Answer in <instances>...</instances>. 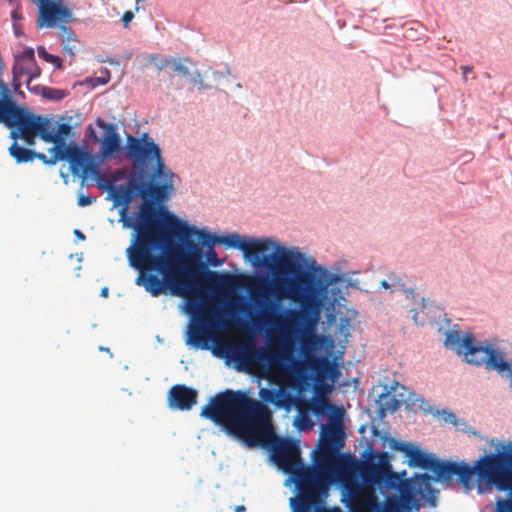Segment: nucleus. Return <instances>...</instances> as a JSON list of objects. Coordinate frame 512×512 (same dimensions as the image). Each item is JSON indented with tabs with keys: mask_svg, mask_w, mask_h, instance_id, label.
<instances>
[{
	"mask_svg": "<svg viewBox=\"0 0 512 512\" xmlns=\"http://www.w3.org/2000/svg\"><path fill=\"white\" fill-rule=\"evenodd\" d=\"M163 217L170 236H197V245L202 253V248H206L207 263L211 266L223 265L224 260L218 258L215 246L224 245L241 250L245 259L254 266L267 268L274 276L273 289H264L260 285L255 290L251 289L261 310L256 321L287 333L297 331L306 323L311 330L306 329L301 339L304 360L292 361L293 374L306 379V370H310L316 381H322L332 372L329 358L317 357L307 347L318 342L312 330L318 322L327 288L338 276L327 279V269L317 264L315 259L281 247L271 239L247 240L238 233L218 236L187 225L169 211H164Z\"/></svg>",
	"mask_w": 512,
	"mask_h": 512,
	"instance_id": "1",
	"label": "nucleus"
},
{
	"mask_svg": "<svg viewBox=\"0 0 512 512\" xmlns=\"http://www.w3.org/2000/svg\"><path fill=\"white\" fill-rule=\"evenodd\" d=\"M200 415L224 427L248 447H269L274 463L290 476L304 466L298 441L277 437L267 404L241 390L217 393L202 407Z\"/></svg>",
	"mask_w": 512,
	"mask_h": 512,
	"instance_id": "2",
	"label": "nucleus"
},
{
	"mask_svg": "<svg viewBox=\"0 0 512 512\" xmlns=\"http://www.w3.org/2000/svg\"><path fill=\"white\" fill-rule=\"evenodd\" d=\"M166 238L135 236L126 251L130 265L140 272L136 284L143 286L152 296H159L165 289L181 297L197 295L201 278L208 285L220 289H229L234 285L230 275L207 270L206 264L201 261L200 247L192 241H187L189 252L184 261L171 252L156 254L155 251Z\"/></svg>",
	"mask_w": 512,
	"mask_h": 512,
	"instance_id": "3",
	"label": "nucleus"
},
{
	"mask_svg": "<svg viewBox=\"0 0 512 512\" xmlns=\"http://www.w3.org/2000/svg\"><path fill=\"white\" fill-rule=\"evenodd\" d=\"M174 176L170 169L164 167L161 175H155V171L153 172V179L160 178L163 181L162 184L154 180L145 181V171L142 168L130 177L126 188L120 190L119 198L124 202L121 212L123 225L133 229L135 236H170L163 217L164 211L168 210L163 207L158 208L155 202H163L173 193Z\"/></svg>",
	"mask_w": 512,
	"mask_h": 512,
	"instance_id": "4",
	"label": "nucleus"
},
{
	"mask_svg": "<svg viewBox=\"0 0 512 512\" xmlns=\"http://www.w3.org/2000/svg\"><path fill=\"white\" fill-rule=\"evenodd\" d=\"M512 465V453L499 452L485 455L477 461L474 468L466 463L443 461L440 468L438 480L449 481L453 476L468 486L472 476L477 472L478 476L495 483L500 490L509 491L510 498L499 500L496 512H512V472L509 467Z\"/></svg>",
	"mask_w": 512,
	"mask_h": 512,
	"instance_id": "5",
	"label": "nucleus"
},
{
	"mask_svg": "<svg viewBox=\"0 0 512 512\" xmlns=\"http://www.w3.org/2000/svg\"><path fill=\"white\" fill-rule=\"evenodd\" d=\"M445 346L472 365H484L489 371H497L501 376H506L512 381V361L504 359L503 353L492 345H477L471 333L464 336L457 331H450L446 335Z\"/></svg>",
	"mask_w": 512,
	"mask_h": 512,
	"instance_id": "6",
	"label": "nucleus"
},
{
	"mask_svg": "<svg viewBox=\"0 0 512 512\" xmlns=\"http://www.w3.org/2000/svg\"><path fill=\"white\" fill-rule=\"evenodd\" d=\"M295 483L298 495L291 499L293 512H314L328 497L332 477L317 472L315 468L304 465L290 476Z\"/></svg>",
	"mask_w": 512,
	"mask_h": 512,
	"instance_id": "7",
	"label": "nucleus"
},
{
	"mask_svg": "<svg viewBox=\"0 0 512 512\" xmlns=\"http://www.w3.org/2000/svg\"><path fill=\"white\" fill-rule=\"evenodd\" d=\"M49 151L52 153L50 163H56L58 160L68 161L70 171L75 176L86 179L90 175L99 174V163L89 151L78 145L54 146Z\"/></svg>",
	"mask_w": 512,
	"mask_h": 512,
	"instance_id": "8",
	"label": "nucleus"
},
{
	"mask_svg": "<svg viewBox=\"0 0 512 512\" xmlns=\"http://www.w3.org/2000/svg\"><path fill=\"white\" fill-rule=\"evenodd\" d=\"M187 312L192 316V322L188 329L187 344L196 348L207 349L211 334V319L208 309L198 299L189 298Z\"/></svg>",
	"mask_w": 512,
	"mask_h": 512,
	"instance_id": "9",
	"label": "nucleus"
},
{
	"mask_svg": "<svg viewBox=\"0 0 512 512\" xmlns=\"http://www.w3.org/2000/svg\"><path fill=\"white\" fill-rule=\"evenodd\" d=\"M0 123L5 124L9 128L17 127L20 134L11 131V138L16 140L21 137L27 144L33 145L36 134H31V130L26 131V126H30V113L19 107L13 100H0Z\"/></svg>",
	"mask_w": 512,
	"mask_h": 512,
	"instance_id": "10",
	"label": "nucleus"
},
{
	"mask_svg": "<svg viewBox=\"0 0 512 512\" xmlns=\"http://www.w3.org/2000/svg\"><path fill=\"white\" fill-rule=\"evenodd\" d=\"M128 154L131 158L141 164H147L151 160H155V175H161L164 167H166L161 150L152 139L145 133L143 139L135 138L131 135L127 138Z\"/></svg>",
	"mask_w": 512,
	"mask_h": 512,
	"instance_id": "11",
	"label": "nucleus"
},
{
	"mask_svg": "<svg viewBox=\"0 0 512 512\" xmlns=\"http://www.w3.org/2000/svg\"><path fill=\"white\" fill-rule=\"evenodd\" d=\"M370 482L351 481L346 485L348 505L352 512H373L379 506L378 497Z\"/></svg>",
	"mask_w": 512,
	"mask_h": 512,
	"instance_id": "12",
	"label": "nucleus"
},
{
	"mask_svg": "<svg viewBox=\"0 0 512 512\" xmlns=\"http://www.w3.org/2000/svg\"><path fill=\"white\" fill-rule=\"evenodd\" d=\"M376 458V462L374 458L363 462L360 468L362 480L372 484H380L383 481H387L389 484L394 485L399 480V477L392 470L388 452H380L376 455Z\"/></svg>",
	"mask_w": 512,
	"mask_h": 512,
	"instance_id": "13",
	"label": "nucleus"
},
{
	"mask_svg": "<svg viewBox=\"0 0 512 512\" xmlns=\"http://www.w3.org/2000/svg\"><path fill=\"white\" fill-rule=\"evenodd\" d=\"M35 3L38 6V28L55 27L72 19L71 10L62 4V0H35Z\"/></svg>",
	"mask_w": 512,
	"mask_h": 512,
	"instance_id": "14",
	"label": "nucleus"
},
{
	"mask_svg": "<svg viewBox=\"0 0 512 512\" xmlns=\"http://www.w3.org/2000/svg\"><path fill=\"white\" fill-rule=\"evenodd\" d=\"M341 417V410H338L337 415L329 416V423L322 427L320 445H329V447L335 450L343 444L344 433Z\"/></svg>",
	"mask_w": 512,
	"mask_h": 512,
	"instance_id": "15",
	"label": "nucleus"
},
{
	"mask_svg": "<svg viewBox=\"0 0 512 512\" xmlns=\"http://www.w3.org/2000/svg\"><path fill=\"white\" fill-rule=\"evenodd\" d=\"M406 456L409 458L410 467H419L422 469L430 470L439 476L440 468L443 461L437 459L434 455L423 452L417 447L410 446L406 451Z\"/></svg>",
	"mask_w": 512,
	"mask_h": 512,
	"instance_id": "16",
	"label": "nucleus"
},
{
	"mask_svg": "<svg viewBox=\"0 0 512 512\" xmlns=\"http://www.w3.org/2000/svg\"><path fill=\"white\" fill-rule=\"evenodd\" d=\"M169 405L179 410H190L197 401V392L185 385H174L169 391Z\"/></svg>",
	"mask_w": 512,
	"mask_h": 512,
	"instance_id": "17",
	"label": "nucleus"
},
{
	"mask_svg": "<svg viewBox=\"0 0 512 512\" xmlns=\"http://www.w3.org/2000/svg\"><path fill=\"white\" fill-rule=\"evenodd\" d=\"M98 126L105 130L101 142L100 154L103 158H108L121 150V138L113 124H107L103 120H98Z\"/></svg>",
	"mask_w": 512,
	"mask_h": 512,
	"instance_id": "18",
	"label": "nucleus"
},
{
	"mask_svg": "<svg viewBox=\"0 0 512 512\" xmlns=\"http://www.w3.org/2000/svg\"><path fill=\"white\" fill-rule=\"evenodd\" d=\"M30 122L31 125L26 126V131L34 130L30 131L31 134L34 133L36 135H39L42 140H44L47 143H54L55 146L65 144L63 137H60L59 135L54 133V129L50 128V124L47 121H44L40 117H36L30 114Z\"/></svg>",
	"mask_w": 512,
	"mask_h": 512,
	"instance_id": "19",
	"label": "nucleus"
},
{
	"mask_svg": "<svg viewBox=\"0 0 512 512\" xmlns=\"http://www.w3.org/2000/svg\"><path fill=\"white\" fill-rule=\"evenodd\" d=\"M335 464L336 456L334 449L329 447V445H320L319 451L314 459V465L310 466L315 468L317 472L333 478Z\"/></svg>",
	"mask_w": 512,
	"mask_h": 512,
	"instance_id": "20",
	"label": "nucleus"
},
{
	"mask_svg": "<svg viewBox=\"0 0 512 512\" xmlns=\"http://www.w3.org/2000/svg\"><path fill=\"white\" fill-rule=\"evenodd\" d=\"M124 174H125L124 169H117L110 175H102L99 172L98 175H91V176L97 179V184H98L99 188H101L105 191H109L111 193L113 199L115 200V202L117 204H121L124 206V202L121 201V199L119 198V195H120L119 192L121 189H125L126 185H124V186H116L115 185L116 181L119 178L123 177Z\"/></svg>",
	"mask_w": 512,
	"mask_h": 512,
	"instance_id": "21",
	"label": "nucleus"
},
{
	"mask_svg": "<svg viewBox=\"0 0 512 512\" xmlns=\"http://www.w3.org/2000/svg\"><path fill=\"white\" fill-rule=\"evenodd\" d=\"M187 64H191L187 58H166L156 63V69L158 71H162L166 68H171L173 72H176L181 76H188L190 75V70Z\"/></svg>",
	"mask_w": 512,
	"mask_h": 512,
	"instance_id": "22",
	"label": "nucleus"
},
{
	"mask_svg": "<svg viewBox=\"0 0 512 512\" xmlns=\"http://www.w3.org/2000/svg\"><path fill=\"white\" fill-rule=\"evenodd\" d=\"M399 386H400L399 383L395 382L394 385H392L390 387V389L387 391V393H391V392L396 393L397 388ZM398 396L400 397V399H397L395 397H389L388 394H382L380 396L381 413H385L386 411L393 413L400 408L402 402H405V403L407 402V399L404 398L403 394H398Z\"/></svg>",
	"mask_w": 512,
	"mask_h": 512,
	"instance_id": "23",
	"label": "nucleus"
},
{
	"mask_svg": "<svg viewBox=\"0 0 512 512\" xmlns=\"http://www.w3.org/2000/svg\"><path fill=\"white\" fill-rule=\"evenodd\" d=\"M232 356L243 362H248L255 352V346L251 341L241 342L232 347Z\"/></svg>",
	"mask_w": 512,
	"mask_h": 512,
	"instance_id": "24",
	"label": "nucleus"
},
{
	"mask_svg": "<svg viewBox=\"0 0 512 512\" xmlns=\"http://www.w3.org/2000/svg\"><path fill=\"white\" fill-rule=\"evenodd\" d=\"M60 38L63 44L64 52L73 56L77 42L75 33L70 28L63 25L60 27Z\"/></svg>",
	"mask_w": 512,
	"mask_h": 512,
	"instance_id": "25",
	"label": "nucleus"
},
{
	"mask_svg": "<svg viewBox=\"0 0 512 512\" xmlns=\"http://www.w3.org/2000/svg\"><path fill=\"white\" fill-rule=\"evenodd\" d=\"M10 155L16 160L17 163H26L32 161L36 152L19 146L16 142H13L9 147Z\"/></svg>",
	"mask_w": 512,
	"mask_h": 512,
	"instance_id": "26",
	"label": "nucleus"
},
{
	"mask_svg": "<svg viewBox=\"0 0 512 512\" xmlns=\"http://www.w3.org/2000/svg\"><path fill=\"white\" fill-rule=\"evenodd\" d=\"M259 357L266 361L271 367L278 364L280 361H289L291 360V355L289 352L283 350L281 352H263L259 354Z\"/></svg>",
	"mask_w": 512,
	"mask_h": 512,
	"instance_id": "27",
	"label": "nucleus"
},
{
	"mask_svg": "<svg viewBox=\"0 0 512 512\" xmlns=\"http://www.w3.org/2000/svg\"><path fill=\"white\" fill-rule=\"evenodd\" d=\"M30 65L26 62L22 61H15L13 67H12V75H13V86L17 90L21 83L19 81L20 77L23 75H27L29 72Z\"/></svg>",
	"mask_w": 512,
	"mask_h": 512,
	"instance_id": "28",
	"label": "nucleus"
},
{
	"mask_svg": "<svg viewBox=\"0 0 512 512\" xmlns=\"http://www.w3.org/2000/svg\"><path fill=\"white\" fill-rule=\"evenodd\" d=\"M388 280H389V283H390V287H391V291H396V290H400V291H404L406 293V297L409 299H414L415 297V293L413 290H406L404 289V282L402 281V279L395 275V274H390L388 276Z\"/></svg>",
	"mask_w": 512,
	"mask_h": 512,
	"instance_id": "29",
	"label": "nucleus"
},
{
	"mask_svg": "<svg viewBox=\"0 0 512 512\" xmlns=\"http://www.w3.org/2000/svg\"><path fill=\"white\" fill-rule=\"evenodd\" d=\"M431 480L432 479L428 474H421L417 476L414 482V488L416 489V492L419 494H423L424 491H433L431 486Z\"/></svg>",
	"mask_w": 512,
	"mask_h": 512,
	"instance_id": "30",
	"label": "nucleus"
},
{
	"mask_svg": "<svg viewBox=\"0 0 512 512\" xmlns=\"http://www.w3.org/2000/svg\"><path fill=\"white\" fill-rule=\"evenodd\" d=\"M42 95L46 99L58 101L62 100L67 95V92L61 89L44 87L42 90Z\"/></svg>",
	"mask_w": 512,
	"mask_h": 512,
	"instance_id": "31",
	"label": "nucleus"
},
{
	"mask_svg": "<svg viewBox=\"0 0 512 512\" xmlns=\"http://www.w3.org/2000/svg\"><path fill=\"white\" fill-rule=\"evenodd\" d=\"M426 309H427V304H426L424 298L421 299V312L417 311L416 309H411V312L413 313L412 319L414 320V322L417 325L423 326L426 323L427 317L421 315V313L426 315V312H425Z\"/></svg>",
	"mask_w": 512,
	"mask_h": 512,
	"instance_id": "32",
	"label": "nucleus"
},
{
	"mask_svg": "<svg viewBox=\"0 0 512 512\" xmlns=\"http://www.w3.org/2000/svg\"><path fill=\"white\" fill-rule=\"evenodd\" d=\"M15 61L26 62L29 65H34L35 55L33 48L25 49L20 56H16Z\"/></svg>",
	"mask_w": 512,
	"mask_h": 512,
	"instance_id": "33",
	"label": "nucleus"
},
{
	"mask_svg": "<svg viewBox=\"0 0 512 512\" xmlns=\"http://www.w3.org/2000/svg\"><path fill=\"white\" fill-rule=\"evenodd\" d=\"M410 446L411 445H409L407 443H403V442L397 441L395 439L389 440L390 449L395 450V451H401V452H404L405 454H406V451L409 450Z\"/></svg>",
	"mask_w": 512,
	"mask_h": 512,
	"instance_id": "34",
	"label": "nucleus"
},
{
	"mask_svg": "<svg viewBox=\"0 0 512 512\" xmlns=\"http://www.w3.org/2000/svg\"><path fill=\"white\" fill-rule=\"evenodd\" d=\"M260 397L265 402H274L276 393L269 389H261L260 390Z\"/></svg>",
	"mask_w": 512,
	"mask_h": 512,
	"instance_id": "35",
	"label": "nucleus"
},
{
	"mask_svg": "<svg viewBox=\"0 0 512 512\" xmlns=\"http://www.w3.org/2000/svg\"><path fill=\"white\" fill-rule=\"evenodd\" d=\"M41 74L40 68L37 66L36 61H34V65H30L28 75V84L35 78L39 77Z\"/></svg>",
	"mask_w": 512,
	"mask_h": 512,
	"instance_id": "36",
	"label": "nucleus"
},
{
	"mask_svg": "<svg viewBox=\"0 0 512 512\" xmlns=\"http://www.w3.org/2000/svg\"><path fill=\"white\" fill-rule=\"evenodd\" d=\"M48 62L53 64L56 69H63L62 59L59 56L51 55V57H49Z\"/></svg>",
	"mask_w": 512,
	"mask_h": 512,
	"instance_id": "37",
	"label": "nucleus"
},
{
	"mask_svg": "<svg viewBox=\"0 0 512 512\" xmlns=\"http://www.w3.org/2000/svg\"><path fill=\"white\" fill-rule=\"evenodd\" d=\"M77 203L81 207L88 206V205H90L92 203V198L89 197V196L80 195L78 197Z\"/></svg>",
	"mask_w": 512,
	"mask_h": 512,
	"instance_id": "38",
	"label": "nucleus"
},
{
	"mask_svg": "<svg viewBox=\"0 0 512 512\" xmlns=\"http://www.w3.org/2000/svg\"><path fill=\"white\" fill-rule=\"evenodd\" d=\"M70 130H71V127L68 124H60L58 126L57 135H59L60 137H62L64 135H68L70 133Z\"/></svg>",
	"mask_w": 512,
	"mask_h": 512,
	"instance_id": "39",
	"label": "nucleus"
},
{
	"mask_svg": "<svg viewBox=\"0 0 512 512\" xmlns=\"http://www.w3.org/2000/svg\"><path fill=\"white\" fill-rule=\"evenodd\" d=\"M134 13L132 11H126L124 12L122 16V22L124 23L125 27L133 20Z\"/></svg>",
	"mask_w": 512,
	"mask_h": 512,
	"instance_id": "40",
	"label": "nucleus"
},
{
	"mask_svg": "<svg viewBox=\"0 0 512 512\" xmlns=\"http://www.w3.org/2000/svg\"><path fill=\"white\" fill-rule=\"evenodd\" d=\"M38 56L48 62L52 54L48 53L43 46L37 48Z\"/></svg>",
	"mask_w": 512,
	"mask_h": 512,
	"instance_id": "41",
	"label": "nucleus"
},
{
	"mask_svg": "<svg viewBox=\"0 0 512 512\" xmlns=\"http://www.w3.org/2000/svg\"><path fill=\"white\" fill-rule=\"evenodd\" d=\"M314 512H342V511L339 507L325 508V507L321 506V507L315 509Z\"/></svg>",
	"mask_w": 512,
	"mask_h": 512,
	"instance_id": "42",
	"label": "nucleus"
},
{
	"mask_svg": "<svg viewBox=\"0 0 512 512\" xmlns=\"http://www.w3.org/2000/svg\"><path fill=\"white\" fill-rule=\"evenodd\" d=\"M445 421L455 425L457 423L456 415L453 413H447Z\"/></svg>",
	"mask_w": 512,
	"mask_h": 512,
	"instance_id": "43",
	"label": "nucleus"
},
{
	"mask_svg": "<svg viewBox=\"0 0 512 512\" xmlns=\"http://www.w3.org/2000/svg\"><path fill=\"white\" fill-rule=\"evenodd\" d=\"M35 158H38V159L42 160L45 164H48V165H54L55 164V163H50L49 162L50 158L48 159L46 157V155L43 154V153H36Z\"/></svg>",
	"mask_w": 512,
	"mask_h": 512,
	"instance_id": "44",
	"label": "nucleus"
},
{
	"mask_svg": "<svg viewBox=\"0 0 512 512\" xmlns=\"http://www.w3.org/2000/svg\"><path fill=\"white\" fill-rule=\"evenodd\" d=\"M11 16H12V19L14 20V23H16L17 20L21 19V16L17 9L12 11Z\"/></svg>",
	"mask_w": 512,
	"mask_h": 512,
	"instance_id": "45",
	"label": "nucleus"
},
{
	"mask_svg": "<svg viewBox=\"0 0 512 512\" xmlns=\"http://www.w3.org/2000/svg\"><path fill=\"white\" fill-rule=\"evenodd\" d=\"M13 28H14V33H15L17 36H20V35L22 34L21 27H20L17 23H14V24H13Z\"/></svg>",
	"mask_w": 512,
	"mask_h": 512,
	"instance_id": "46",
	"label": "nucleus"
},
{
	"mask_svg": "<svg viewBox=\"0 0 512 512\" xmlns=\"http://www.w3.org/2000/svg\"><path fill=\"white\" fill-rule=\"evenodd\" d=\"M380 285H381V287H383L384 289H390V290H391L389 280H383V281H381Z\"/></svg>",
	"mask_w": 512,
	"mask_h": 512,
	"instance_id": "47",
	"label": "nucleus"
},
{
	"mask_svg": "<svg viewBox=\"0 0 512 512\" xmlns=\"http://www.w3.org/2000/svg\"><path fill=\"white\" fill-rule=\"evenodd\" d=\"M462 69V72H463V77L466 78V75L472 70L470 67L468 66H462L461 67Z\"/></svg>",
	"mask_w": 512,
	"mask_h": 512,
	"instance_id": "48",
	"label": "nucleus"
},
{
	"mask_svg": "<svg viewBox=\"0 0 512 512\" xmlns=\"http://www.w3.org/2000/svg\"><path fill=\"white\" fill-rule=\"evenodd\" d=\"M74 234H75L78 238H80L81 240H84V239H85V236H84V235H83V233H82L81 231H79V230H75V231H74Z\"/></svg>",
	"mask_w": 512,
	"mask_h": 512,
	"instance_id": "49",
	"label": "nucleus"
},
{
	"mask_svg": "<svg viewBox=\"0 0 512 512\" xmlns=\"http://www.w3.org/2000/svg\"><path fill=\"white\" fill-rule=\"evenodd\" d=\"M245 510H246V508L243 505L236 506V508H235V512H243Z\"/></svg>",
	"mask_w": 512,
	"mask_h": 512,
	"instance_id": "50",
	"label": "nucleus"
},
{
	"mask_svg": "<svg viewBox=\"0 0 512 512\" xmlns=\"http://www.w3.org/2000/svg\"><path fill=\"white\" fill-rule=\"evenodd\" d=\"M108 295V288L107 287H104L102 290H101V296L103 297H107Z\"/></svg>",
	"mask_w": 512,
	"mask_h": 512,
	"instance_id": "51",
	"label": "nucleus"
},
{
	"mask_svg": "<svg viewBox=\"0 0 512 512\" xmlns=\"http://www.w3.org/2000/svg\"><path fill=\"white\" fill-rule=\"evenodd\" d=\"M403 500L404 501H407V502H410V496L409 495H403Z\"/></svg>",
	"mask_w": 512,
	"mask_h": 512,
	"instance_id": "52",
	"label": "nucleus"
},
{
	"mask_svg": "<svg viewBox=\"0 0 512 512\" xmlns=\"http://www.w3.org/2000/svg\"><path fill=\"white\" fill-rule=\"evenodd\" d=\"M100 350L109 352V348L100 347Z\"/></svg>",
	"mask_w": 512,
	"mask_h": 512,
	"instance_id": "53",
	"label": "nucleus"
},
{
	"mask_svg": "<svg viewBox=\"0 0 512 512\" xmlns=\"http://www.w3.org/2000/svg\"><path fill=\"white\" fill-rule=\"evenodd\" d=\"M156 59H157V56H152V57H151V60H152V61H153V60H156Z\"/></svg>",
	"mask_w": 512,
	"mask_h": 512,
	"instance_id": "54",
	"label": "nucleus"
}]
</instances>
